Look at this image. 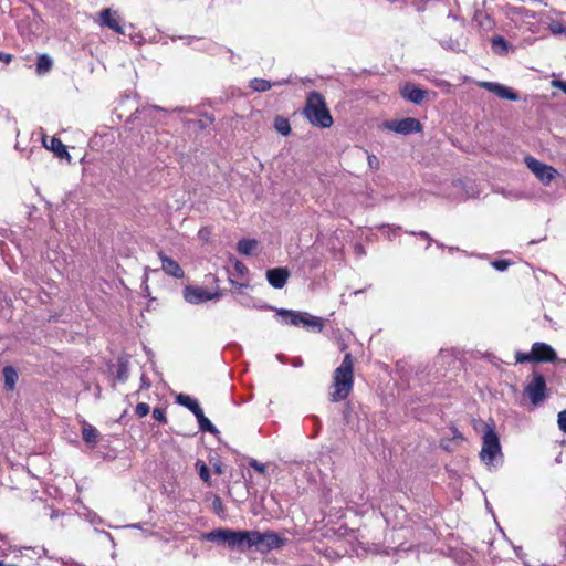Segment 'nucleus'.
Here are the masks:
<instances>
[{"instance_id":"41","label":"nucleus","mask_w":566,"mask_h":566,"mask_svg":"<svg viewBox=\"0 0 566 566\" xmlns=\"http://www.w3.org/2000/svg\"><path fill=\"white\" fill-rule=\"evenodd\" d=\"M249 465L260 473H265V465L255 459L250 460Z\"/></svg>"},{"instance_id":"35","label":"nucleus","mask_w":566,"mask_h":566,"mask_svg":"<svg viewBox=\"0 0 566 566\" xmlns=\"http://www.w3.org/2000/svg\"><path fill=\"white\" fill-rule=\"evenodd\" d=\"M153 418L161 423L167 422L165 409L159 408V407H157L153 410Z\"/></svg>"},{"instance_id":"56","label":"nucleus","mask_w":566,"mask_h":566,"mask_svg":"<svg viewBox=\"0 0 566 566\" xmlns=\"http://www.w3.org/2000/svg\"><path fill=\"white\" fill-rule=\"evenodd\" d=\"M132 526H133V527H136V528H139V527H140V526H139V524H134V525H132Z\"/></svg>"},{"instance_id":"1","label":"nucleus","mask_w":566,"mask_h":566,"mask_svg":"<svg viewBox=\"0 0 566 566\" xmlns=\"http://www.w3.org/2000/svg\"><path fill=\"white\" fill-rule=\"evenodd\" d=\"M354 386V361L350 353L344 359L333 375L334 391L331 394V401L337 402L346 399Z\"/></svg>"},{"instance_id":"14","label":"nucleus","mask_w":566,"mask_h":566,"mask_svg":"<svg viewBox=\"0 0 566 566\" xmlns=\"http://www.w3.org/2000/svg\"><path fill=\"white\" fill-rule=\"evenodd\" d=\"M429 91L420 88L413 84H406L401 88V95L405 99L416 104L420 105L424 98L428 96Z\"/></svg>"},{"instance_id":"26","label":"nucleus","mask_w":566,"mask_h":566,"mask_svg":"<svg viewBox=\"0 0 566 566\" xmlns=\"http://www.w3.org/2000/svg\"><path fill=\"white\" fill-rule=\"evenodd\" d=\"M258 245L254 239H241L237 244V250L243 255H251Z\"/></svg>"},{"instance_id":"36","label":"nucleus","mask_w":566,"mask_h":566,"mask_svg":"<svg viewBox=\"0 0 566 566\" xmlns=\"http://www.w3.org/2000/svg\"><path fill=\"white\" fill-rule=\"evenodd\" d=\"M149 409L150 408H149L148 403L139 402V403H137V406L135 408V413L138 417L143 418V417H145V416H147L149 413Z\"/></svg>"},{"instance_id":"7","label":"nucleus","mask_w":566,"mask_h":566,"mask_svg":"<svg viewBox=\"0 0 566 566\" xmlns=\"http://www.w3.org/2000/svg\"><path fill=\"white\" fill-rule=\"evenodd\" d=\"M532 381L525 387V394L534 406L539 405L546 398V380L542 374L533 373Z\"/></svg>"},{"instance_id":"23","label":"nucleus","mask_w":566,"mask_h":566,"mask_svg":"<svg viewBox=\"0 0 566 566\" xmlns=\"http://www.w3.org/2000/svg\"><path fill=\"white\" fill-rule=\"evenodd\" d=\"M198 421L199 429L203 432H210L212 434L219 433V430L214 424L205 416L203 410L195 416Z\"/></svg>"},{"instance_id":"3","label":"nucleus","mask_w":566,"mask_h":566,"mask_svg":"<svg viewBox=\"0 0 566 566\" xmlns=\"http://www.w3.org/2000/svg\"><path fill=\"white\" fill-rule=\"evenodd\" d=\"M497 455H502L499 436L495 432L493 424H486L482 437L480 458L488 467H490L493 464Z\"/></svg>"},{"instance_id":"10","label":"nucleus","mask_w":566,"mask_h":566,"mask_svg":"<svg viewBox=\"0 0 566 566\" xmlns=\"http://www.w3.org/2000/svg\"><path fill=\"white\" fill-rule=\"evenodd\" d=\"M120 17L116 11L112 9H103L99 12V23L103 27H107L108 29L115 31L118 34H125V30L120 24Z\"/></svg>"},{"instance_id":"9","label":"nucleus","mask_w":566,"mask_h":566,"mask_svg":"<svg viewBox=\"0 0 566 566\" xmlns=\"http://www.w3.org/2000/svg\"><path fill=\"white\" fill-rule=\"evenodd\" d=\"M221 296L219 290L216 292H208L203 287L187 286L184 290V297L190 304H200L210 300H218Z\"/></svg>"},{"instance_id":"18","label":"nucleus","mask_w":566,"mask_h":566,"mask_svg":"<svg viewBox=\"0 0 566 566\" xmlns=\"http://www.w3.org/2000/svg\"><path fill=\"white\" fill-rule=\"evenodd\" d=\"M43 144L45 148L52 150L59 158H70V155L66 150L65 145L61 142V139L56 137H51L49 140L43 139Z\"/></svg>"},{"instance_id":"25","label":"nucleus","mask_w":566,"mask_h":566,"mask_svg":"<svg viewBox=\"0 0 566 566\" xmlns=\"http://www.w3.org/2000/svg\"><path fill=\"white\" fill-rule=\"evenodd\" d=\"M491 46L494 53L504 55L509 51V42L501 35H495L491 40Z\"/></svg>"},{"instance_id":"29","label":"nucleus","mask_w":566,"mask_h":566,"mask_svg":"<svg viewBox=\"0 0 566 566\" xmlns=\"http://www.w3.org/2000/svg\"><path fill=\"white\" fill-rule=\"evenodd\" d=\"M535 356H536V354L534 353V350L532 348L530 353L516 352L515 359H516V363H518V364L535 363Z\"/></svg>"},{"instance_id":"30","label":"nucleus","mask_w":566,"mask_h":566,"mask_svg":"<svg viewBox=\"0 0 566 566\" xmlns=\"http://www.w3.org/2000/svg\"><path fill=\"white\" fill-rule=\"evenodd\" d=\"M441 45L446 50H451L453 52H463L464 51L462 44L458 40L449 39V40L442 41Z\"/></svg>"},{"instance_id":"20","label":"nucleus","mask_w":566,"mask_h":566,"mask_svg":"<svg viewBox=\"0 0 566 566\" xmlns=\"http://www.w3.org/2000/svg\"><path fill=\"white\" fill-rule=\"evenodd\" d=\"M289 83V80H282V81H279V82H274V83H271L270 81L268 80H264V78H253L250 81V88H252L254 92H266L269 91L272 86H280V85H283V84H287Z\"/></svg>"},{"instance_id":"49","label":"nucleus","mask_w":566,"mask_h":566,"mask_svg":"<svg viewBox=\"0 0 566 566\" xmlns=\"http://www.w3.org/2000/svg\"><path fill=\"white\" fill-rule=\"evenodd\" d=\"M303 365V361L301 358H296L294 361H293V366L294 367H300Z\"/></svg>"},{"instance_id":"45","label":"nucleus","mask_w":566,"mask_h":566,"mask_svg":"<svg viewBox=\"0 0 566 566\" xmlns=\"http://www.w3.org/2000/svg\"><path fill=\"white\" fill-rule=\"evenodd\" d=\"M140 381H142V385H140L142 389H148L151 386L149 379L145 375L142 376Z\"/></svg>"},{"instance_id":"32","label":"nucleus","mask_w":566,"mask_h":566,"mask_svg":"<svg viewBox=\"0 0 566 566\" xmlns=\"http://www.w3.org/2000/svg\"><path fill=\"white\" fill-rule=\"evenodd\" d=\"M155 111H164L161 107L159 106H149V107H144L143 109H136V112L133 114L134 117L136 119L140 118V116H150L153 112Z\"/></svg>"},{"instance_id":"47","label":"nucleus","mask_w":566,"mask_h":566,"mask_svg":"<svg viewBox=\"0 0 566 566\" xmlns=\"http://www.w3.org/2000/svg\"><path fill=\"white\" fill-rule=\"evenodd\" d=\"M451 431H452V438L454 440H460V441L463 440L462 433L457 428H452Z\"/></svg>"},{"instance_id":"17","label":"nucleus","mask_w":566,"mask_h":566,"mask_svg":"<svg viewBox=\"0 0 566 566\" xmlns=\"http://www.w3.org/2000/svg\"><path fill=\"white\" fill-rule=\"evenodd\" d=\"M276 315L281 317L283 324L294 326L303 325L304 315L300 312L280 308L276 311Z\"/></svg>"},{"instance_id":"53","label":"nucleus","mask_w":566,"mask_h":566,"mask_svg":"<svg viewBox=\"0 0 566 566\" xmlns=\"http://www.w3.org/2000/svg\"><path fill=\"white\" fill-rule=\"evenodd\" d=\"M105 535L109 538V541H111L112 543H114V539H113V537H112V535H111L109 533H105Z\"/></svg>"},{"instance_id":"24","label":"nucleus","mask_w":566,"mask_h":566,"mask_svg":"<svg viewBox=\"0 0 566 566\" xmlns=\"http://www.w3.org/2000/svg\"><path fill=\"white\" fill-rule=\"evenodd\" d=\"M52 65H53L52 59L48 54H41L38 57V62H36V69H35L36 74L44 75V74L49 73L52 69Z\"/></svg>"},{"instance_id":"31","label":"nucleus","mask_w":566,"mask_h":566,"mask_svg":"<svg viewBox=\"0 0 566 566\" xmlns=\"http://www.w3.org/2000/svg\"><path fill=\"white\" fill-rule=\"evenodd\" d=\"M303 326L304 327L316 328L317 331H322L323 329V323H322L321 318H318V317H306V316H304L303 317Z\"/></svg>"},{"instance_id":"37","label":"nucleus","mask_w":566,"mask_h":566,"mask_svg":"<svg viewBox=\"0 0 566 566\" xmlns=\"http://www.w3.org/2000/svg\"><path fill=\"white\" fill-rule=\"evenodd\" d=\"M509 265H510V261L504 260V259L495 260L494 262H492V266L496 271H500V272L505 271L509 268Z\"/></svg>"},{"instance_id":"52","label":"nucleus","mask_w":566,"mask_h":566,"mask_svg":"<svg viewBox=\"0 0 566 566\" xmlns=\"http://www.w3.org/2000/svg\"><path fill=\"white\" fill-rule=\"evenodd\" d=\"M62 564V566H69L67 562H65L63 558L59 559Z\"/></svg>"},{"instance_id":"34","label":"nucleus","mask_w":566,"mask_h":566,"mask_svg":"<svg viewBox=\"0 0 566 566\" xmlns=\"http://www.w3.org/2000/svg\"><path fill=\"white\" fill-rule=\"evenodd\" d=\"M407 233L411 234V235H418L420 238H422L423 240H427L428 244H427V248L426 249H429V247L431 245L432 242H434L433 238L426 231H407Z\"/></svg>"},{"instance_id":"6","label":"nucleus","mask_w":566,"mask_h":566,"mask_svg":"<svg viewBox=\"0 0 566 566\" xmlns=\"http://www.w3.org/2000/svg\"><path fill=\"white\" fill-rule=\"evenodd\" d=\"M524 161L526 167L544 186H548L556 177L559 176V172L553 166L544 164L533 156H526Z\"/></svg>"},{"instance_id":"12","label":"nucleus","mask_w":566,"mask_h":566,"mask_svg":"<svg viewBox=\"0 0 566 566\" xmlns=\"http://www.w3.org/2000/svg\"><path fill=\"white\" fill-rule=\"evenodd\" d=\"M480 86L485 88L486 91L495 94L500 98L507 101H517L518 95L511 87H507L503 84L496 82H481Z\"/></svg>"},{"instance_id":"51","label":"nucleus","mask_w":566,"mask_h":566,"mask_svg":"<svg viewBox=\"0 0 566 566\" xmlns=\"http://www.w3.org/2000/svg\"><path fill=\"white\" fill-rule=\"evenodd\" d=\"M434 242H436V244H437V247H438V248H441V249H443V248H444V244H443V243L438 242V241H434Z\"/></svg>"},{"instance_id":"27","label":"nucleus","mask_w":566,"mask_h":566,"mask_svg":"<svg viewBox=\"0 0 566 566\" xmlns=\"http://www.w3.org/2000/svg\"><path fill=\"white\" fill-rule=\"evenodd\" d=\"M82 438L86 443L94 446L98 438V431L95 427L85 423L82 430Z\"/></svg>"},{"instance_id":"44","label":"nucleus","mask_w":566,"mask_h":566,"mask_svg":"<svg viewBox=\"0 0 566 566\" xmlns=\"http://www.w3.org/2000/svg\"><path fill=\"white\" fill-rule=\"evenodd\" d=\"M553 86L560 88L566 94V82L560 80H554Z\"/></svg>"},{"instance_id":"11","label":"nucleus","mask_w":566,"mask_h":566,"mask_svg":"<svg viewBox=\"0 0 566 566\" xmlns=\"http://www.w3.org/2000/svg\"><path fill=\"white\" fill-rule=\"evenodd\" d=\"M251 531H231L229 547L245 552L252 548Z\"/></svg>"},{"instance_id":"5","label":"nucleus","mask_w":566,"mask_h":566,"mask_svg":"<svg viewBox=\"0 0 566 566\" xmlns=\"http://www.w3.org/2000/svg\"><path fill=\"white\" fill-rule=\"evenodd\" d=\"M12 551L14 553H19L15 557L20 559V565L18 564H6L0 560V566H28L29 564H38L39 560L45 556L49 559H54V557L48 555V549L43 546H20L13 547Z\"/></svg>"},{"instance_id":"39","label":"nucleus","mask_w":566,"mask_h":566,"mask_svg":"<svg viewBox=\"0 0 566 566\" xmlns=\"http://www.w3.org/2000/svg\"><path fill=\"white\" fill-rule=\"evenodd\" d=\"M117 378L120 381H126L127 378H128V369H127V367L124 364H120L118 369H117Z\"/></svg>"},{"instance_id":"33","label":"nucleus","mask_w":566,"mask_h":566,"mask_svg":"<svg viewBox=\"0 0 566 566\" xmlns=\"http://www.w3.org/2000/svg\"><path fill=\"white\" fill-rule=\"evenodd\" d=\"M197 465H199V476L202 481L209 482L210 481V471L209 468L201 461H198Z\"/></svg>"},{"instance_id":"48","label":"nucleus","mask_w":566,"mask_h":566,"mask_svg":"<svg viewBox=\"0 0 566 566\" xmlns=\"http://www.w3.org/2000/svg\"><path fill=\"white\" fill-rule=\"evenodd\" d=\"M213 470L217 474H222L223 470H222V464L219 463V464H214L213 467Z\"/></svg>"},{"instance_id":"54","label":"nucleus","mask_w":566,"mask_h":566,"mask_svg":"<svg viewBox=\"0 0 566 566\" xmlns=\"http://www.w3.org/2000/svg\"><path fill=\"white\" fill-rule=\"evenodd\" d=\"M562 29H558V27H555V29H553V32H560Z\"/></svg>"},{"instance_id":"19","label":"nucleus","mask_w":566,"mask_h":566,"mask_svg":"<svg viewBox=\"0 0 566 566\" xmlns=\"http://www.w3.org/2000/svg\"><path fill=\"white\" fill-rule=\"evenodd\" d=\"M231 531L232 530H230V528H218V530H213L209 533H205L202 536L205 539H207L209 542H218V543H223V544L229 545Z\"/></svg>"},{"instance_id":"50","label":"nucleus","mask_w":566,"mask_h":566,"mask_svg":"<svg viewBox=\"0 0 566 566\" xmlns=\"http://www.w3.org/2000/svg\"><path fill=\"white\" fill-rule=\"evenodd\" d=\"M441 447H442L443 449H446V450H449V449H450L449 443H448L447 441L444 442V440H442V441H441Z\"/></svg>"},{"instance_id":"13","label":"nucleus","mask_w":566,"mask_h":566,"mask_svg":"<svg viewBox=\"0 0 566 566\" xmlns=\"http://www.w3.org/2000/svg\"><path fill=\"white\" fill-rule=\"evenodd\" d=\"M533 350L536 354L535 356V363H554L557 360V354L555 349L542 342H536L533 344Z\"/></svg>"},{"instance_id":"46","label":"nucleus","mask_w":566,"mask_h":566,"mask_svg":"<svg viewBox=\"0 0 566 566\" xmlns=\"http://www.w3.org/2000/svg\"><path fill=\"white\" fill-rule=\"evenodd\" d=\"M12 60V55L9 54V53H4V52H0V61L4 62V63H10Z\"/></svg>"},{"instance_id":"38","label":"nucleus","mask_w":566,"mask_h":566,"mask_svg":"<svg viewBox=\"0 0 566 566\" xmlns=\"http://www.w3.org/2000/svg\"><path fill=\"white\" fill-rule=\"evenodd\" d=\"M367 161H368V166L370 169H373V170L379 169V166H380L379 159L375 155L368 154Z\"/></svg>"},{"instance_id":"15","label":"nucleus","mask_w":566,"mask_h":566,"mask_svg":"<svg viewBox=\"0 0 566 566\" xmlns=\"http://www.w3.org/2000/svg\"><path fill=\"white\" fill-rule=\"evenodd\" d=\"M290 271L286 268H274L266 271V280L274 289H282L287 282Z\"/></svg>"},{"instance_id":"8","label":"nucleus","mask_w":566,"mask_h":566,"mask_svg":"<svg viewBox=\"0 0 566 566\" xmlns=\"http://www.w3.org/2000/svg\"><path fill=\"white\" fill-rule=\"evenodd\" d=\"M385 126L388 129L402 135H409L422 130L421 123L413 117H406L402 119L386 122Z\"/></svg>"},{"instance_id":"2","label":"nucleus","mask_w":566,"mask_h":566,"mask_svg":"<svg viewBox=\"0 0 566 566\" xmlns=\"http://www.w3.org/2000/svg\"><path fill=\"white\" fill-rule=\"evenodd\" d=\"M303 115L314 127L329 128L333 125V117L327 108L325 98L316 91L307 94Z\"/></svg>"},{"instance_id":"43","label":"nucleus","mask_w":566,"mask_h":566,"mask_svg":"<svg viewBox=\"0 0 566 566\" xmlns=\"http://www.w3.org/2000/svg\"><path fill=\"white\" fill-rule=\"evenodd\" d=\"M212 506H213L214 512H217V513H220L223 511L222 501L219 496H214V499L212 501Z\"/></svg>"},{"instance_id":"55","label":"nucleus","mask_w":566,"mask_h":566,"mask_svg":"<svg viewBox=\"0 0 566 566\" xmlns=\"http://www.w3.org/2000/svg\"><path fill=\"white\" fill-rule=\"evenodd\" d=\"M562 29H558V27H555V29H553V32H560Z\"/></svg>"},{"instance_id":"40","label":"nucleus","mask_w":566,"mask_h":566,"mask_svg":"<svg viewBox=\"0 0 566 566\" xmlns=\"http://www.w3.org/2000/svg\"><path fill=\"white\" fill-rule=\"evenodd\" d=\"M557 423L559 430L566 432V410H563L558 413Z\"/></svg>"},{"instance_id":"22","label":"nucleus","mask_w":566,"mask_h":566,"mask_svg":"<svg viewBox=\"0 0 566 566\" xmlns=\"http://www.w3.org/2000/svg\"><path fill=\"white\" fill-rule=\"evenodd\" d=\"M176 401L177 403H179L180 406H184L186 407L188 410H190L195 416L198 415L202 408L199 406V403L197 402V400L192 399L190 396L188 395H185V394H179L177 397H176Z\"/></svg>"},{"instance_id":"57","label":"nucleus","mask_w":566,"mask_h":566,"mask_svg":"<svg viewBox=\"0 0 566 566\" xmlns=\"http://www.w3.org/2000/svg\"><path fill=\"white\" fill-rule=\"evenodd\" d=\"M313 419H314L316 422H318V421H319V420H318V418H317V417H315V416L313 417Z\"/></svg>"},{"instance_id":"28","label":"nucleus","mask_w":566,"mask_h":566,"mask_svg":"<svg viewBox=\"0 0 566 566\" xmlns=\"http://www.w3.org/2000/svg\"><path fill=\"white\" fill-rule=\"evenodd\" d=\"M274 128L282 136H287L291 133V125L287 118L277 116L274 119Z\"/></svg>"},{"instance_id":"4","label":"nucleus","mask_w":566,"mask_h":566,"mask_svg":"<svg viewBox=\"0 0 566 566\" xmlns=\"http://www.w3.org/2000/svg\"><path fill=\"white\" fill-rule=\"evenodd\" d=\"M252 547L259 552H269L283 547L286 543V538L281 537L274 532L260 533L258 531H251Z\"/></svg>"},{"instance_id":"16","label":"nucleus","mask_w":566,"mask_h":566,"mask_svg":"<svg viewBox=\"0 0 566 566\" xmlns=\"http://www.w3.org/2000/svg\"><path fill=\"white\" fill-rule=\"evenodd\" d=\"M158 256L161 260V269L166 274L176 279L184 277V270L178 264V262L169 256H166L161 251L158 253Z\"/></svg>"},{"instance_id":"21","label":"nucleus","mask_w":566,"mask_h":566,"mask_svg":"<svg viewBox=\"0 0 566 566\" xmlns=\"http://www.w3.org/2000/svg\"><path fill=\"white\" fill-rule=\"evenodd\" d=\"M2 374L4 378V388L12 391L15 388V384L19 378L17 369L12 366H6Z\"/></svg>"},{"instance_id":"42","label":"nucleus","mask_w":566,"mask_h":566,"mask_svg":"<svg viewBox=\"0 0 566 566\" xmlns=\"http://www.w3.org/2000/svg\"><path fill=\"white\" fill-rule=\"evenodd\" d=\"M234 270L240 275H243L248 272V268L241 261H235Z\"/></svg>"}]
</instances>
